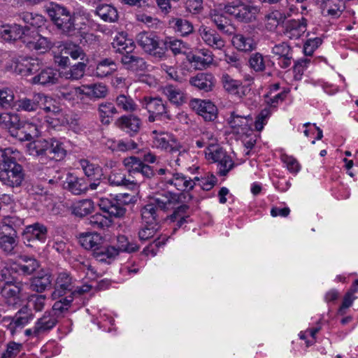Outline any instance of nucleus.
Masks as SVG:
<instances>
[{
    "label": "nucleus",
    "mask_w": 358,
    "mask_h": 358,
    "mask_svg": "<svg viewBox=\"0 0 358 358\" xmlns=\"http://www.w3.org/2000/svg\"><path fill=\"white\" fill-rule=\"evenodd\" d=\"M45 11L57 29L66 36L78 35L85 25L78 13H71L61 4L50 2L45 6Z\"/></svg>",
    "instance_id": "1"
},
{
    "label": "nucleus",
    "mask_w": 358,
    "mask_h": 358,
    "mask_svg": "<svg viewBox=\"0 0 358 358\" xmlns=\"http://www.w3.org/2000/svg\"><path fill=\"white\" fill-rule=\"evenodd\" d=\"M27 149L29 155L36 157L42 164L51 160L62 161L67 153L64 143L56 138L33 141L27 144Z\"/></svg>",
    "instance_id": "2"
},
{
    "label": "nucleus",
    "mask_w": 358,
    "mask_h": 358,
    "mask_svg": "<svg viewBox=\"0 0 358 358\" xmlns=\"http://www.w3.org/2000/svg\"><path fill=\"white\" fill-rule=\"evenodd\" d=\"M25 171L15 157L11 155L6 156L0 162V181L3 185L11 187H20L25 180Z\"/></svg>",
    "instance_id": "3"
},
{
    "label": "nucleus",
    "mask_w": 358,
    "mask_h": 358,
    "mask_svg": "<svg viewBox=\"0 0 358 358\" xmlns=\"http://www.w3.org/2000/svg\"><path fill=\"white\" fill-rule=\"evenodd\" d=\"M52 102V99L42 93H36L31 97H24L20 99L15 102V107L17 111L34 112L39 108L43 109L46 113H50V118L57 119L56 117L60 113V110L55 106H48V103Z\"/></svg>",
    "instance_id": "4"
},
{
    "label": "nucleus",
    "mask_w": 358,
    "mask_h": 358,
    "mask_svg": "<svg viewBox=\"0 0 358 358\" xmlns=\"http://www.w3.org/2000/svg\"><path fill=\"white\" fill-rule=\"evenodd\" d=\"M136 40L137 44L147 54L157 59L166 58L164 39L160 38L155 32H141L137 34Z\"/></svg>",
    "instance_id": "5"
},
{
    "label": "nucleus",
    "mask_w": 358,
    "mask_h": 358,
    "mask_svg": "<svg viewBox=\"0 0 358 358\" xmlns=\"http://www.w3.org/2000/svg\"><path fill=\"white\" fill-rule=\"evenodd\" d=\"M224 12L238 22L250 23L256 20L259 8L243 1H231L224 5Z\"/></svg>",
    "instance_id": "6"
},
{
    "label": "nucleus",
    "mask_w": 358,
    "mask_h": 358,
    "mask_svg": "<svg viewBox=\"0 0 358 358\" xmlns=\"http://www.w3.org/2000/svg\"><path fill=\"white\" fill-rule=\"evenodd\" d=\"M134 201V196L129 194H118L111 198H101L99 201L100 209L110 217H122L125 215L126 206Z\"/></svg>",
    "instance_id": "7"
},
{
    "label": "nucleus",
    "mask_w": 358,
    "mask_h": 358,
    "mask_svg": "<svg viewBox=\"0 0 358 358\" xmlns=\"http://www.w3.org/2000/svg\"><path fill=\"white\" fill-rule=\"evenodd\" d=\"M152 134L154 135L152 146L162 150H166L173 155L176 154L175 162L177 165L180 166V157H184L188 155L185 148L175 139L171 138L168 134L164 132L159 133L157 130H154Z\"/></svg>",
    "instance_id": "8"
},
{
    "label": "nucleus",
    "mask_w": 358,
    "mask_h": 358,
    "mask_svg": "<svg viewBox=\"0 0 358 358\" xmlns=\"http://www.w3.org/2000/svg\"><path fill=\"white\" fill-rule=\"evenodd\" d=\"M22 42L30 50L45 53L50 50L55 43L48 38L41 36L37 30H31L25 26Z\"/></svg>",
    "instance_id": "9"
},
{
    "label": "nucleus",
    "mask_w": 358,
    "mask_h": 358,
    "mask_svg": "<svg viewBox=\"0 0 358 358\" xmlns=\"http://www.w3.org/2000/svg\"><path fill=\"white\" fill-rule=\"evenodd\" d=\"M206 155L214 162L217 163V173L220 176H225L234 167V162L227 152L221 148L211 145L208 148Z\"/></svg>",
    "instance_id": "10"
},
{
    "label": "nucleus",
    "mask_w": 358,
    "mask_h": 358,
    "mask_svg": "<svg viewBox=\"0 0 358 358\" xmlns=\"http://www.w3.org/2000/svg\"><path fill=\"white\" fill-rule=\"evenodd\" d=\"M192 199L189 194L180 193L176 194L169 191H164L157 194L152 199V201L159 207L160 210L166 211L173 208L176 205Z\"/></svg>",
    "instance_id": "11"
},
{
    "label": "nucleus",
    "mask_w": 358,
    "mask_h": 358,
    "mask_svg": "<svg viewBox=\"0 0 358 358\" xmlns=\"http://www.w3.org/2000/svg\"><path fill=\"white\" fill-rule=\"evenodd\" d=\"M1 294L5 303L13 308L20 307L23 303V283L0 285Z\"/></svg>",
    "instance_id": "12"
},
{
    "label": "nucleus",
    "mask_w": 358,
    "mask_h": 358,
    "mask_svg": "<svg viewBox=\"0 0 358 358\" xmlns=\"http://www.w3.org/2000/svg\"><path fill=\"white\" fill-rule=\"evenodd\" d=\"M48 236L47 227L36 222L27 226L23 233L22 239L26 245L34 247L36 242L45 243Z\"/></svg>",
    "instance_id": "13"
},
{
    "label": "nucleus",
    "mask_w": 358,
    "mask_h": 358,
    "mask_svg": "<svg viewBox=\"0 0 358 358\" xmlns=\"http://www.w3.org/2000/svg\"><path fill=\"white\" fill-rule=\"evenodd\" d=\"M73 288V282L71 274L67 272L59 273L53 285L51 298L52 300L59 299L68 293L70 294Z\"/></svg>",
    "instance_id": "14"
},
{
    "label": "nucleus",
    "mask_w": 358,
    "mask_h": 358,
    "mask_svg": "<svg viewBox=\"0 0 358 358\" xmlns=\"http://www.w3.org/2000/svg\"><path fill=\"white\" fill-rule=\"evenodd\" d=\"M115 125L132 137L139 133L142 127V120L133 114L124 115L117 119Z\"/></svg>",
    "instance_id": "15"
},
{
    "label": "nucleus",
    "mask_w": 358,
    "mask_h": 358,
    "mask_svg": "<svg viewBox=\"0 0 358 358\" xmlns=\"http://www.w3.org/2000/svg\"><path fill=\"white\" fill-rule=\"evenodd\" d=\"M42 66L41 62L37 58L20 57L15 62L14 70L22 76L36 73Z\"/></svg>",
    "instance_id": "16"
},
{
    "label": "nucleus",
    "mask_w": 358,
    "mask_h": 358,
    "mask_svg": "<svg viewBox=\"0 0 358 358\" xmlns=\"http://www.w3.org/2000/svg\"><path fill=\"white\" fill-rule=\"evenodd\" d=\"M189 105L205 121H213L217 118V107L210 101L193 99Z\"/></svg>",
    "instance_id": "17"
},
{
    "label": "nucleus",
    "mask_w": 358,
    "mask_h": 358,
    "mask_svg": "<svg viewBox=\"0 0 358 358\" xmlns=\"http://www.w3.org/2000/svg\"><path fill=\"white\" fill-rule=\"evenodd\" d=\"M120 62L125 70L132 73H143L148 68L145 59L133 52L121 56Z\"/></svg>",
    "instance_id": "18"
},
{
    "label": "nucleus",
    "mask_w": 358,
    "mask_h": 358,
    "mask_svg": "<svg viewBox=\"0 0 358 358\" xmlns=\"http://www.w3.org/2000/svg\"><path fill=\"white\" fill-rule=\"evenodd\" d=\"M64 189L74 195H82L87 192V179L68 173L63 185Z\"/></svg>",
    "instance_id": "19"
},
{
    "label": "nucleus",
    "mask_w": 358,
    "mask_h": 358,
    "mask_svg": "<svg viewBox=\"0 0 358 358\" xmlns=\"http://www.w3.org/2000/svg\"><path fill=\"white\" fill-rule=\"evenodd\" d=\"M52 281L51 273L41 270L30 279L29 289L37 293H43L52 287Z\"/></svg>",
    "instance_id": "20"
},
{
    "label": "nucleus",
    "mask_w": 358,
    "mask_h": 358,
    "mask_svg": "<svg viewBox=\"0 0 358 358\" xmlns=\"http://www.w3.org/2000/svg\"><path fill=\"white\" fill-rule=\"evenodd\" d=\"M227 121L234 133L244 134L250 129L252 118L250 115H240L231 112Z\"/></svg>",
    "instance_id": "21"
},
{
    "label": "nucleus",
    "mask_w": 358,
    "mask_h": 358,
    "mask_svg": "<svg viewBox=\"0 0 358 358\" xmlns=\"http://www.w3.org/2000/svg\"><path fill=\"white\" fill-rule=\"evenodd\" d=\"M143 105L149 113L157 116H163L166 120H171L172 116L167 109L166 103L161 98L144 97Z\"/></svg>",
    "instance_id": "22"
},
{
    "label": "nucleus",
    "mask_w": 358,
    "mask_h": 358,
    "mask_svg": "<svg viewBox=\"0 0 358 358\" xmlns=\"http://www.w3.org/2000/svg\"><path fill=\"white\" fill-rule=\"evenodd\" d=\"M16 231L7 226L0 227V248L6 254H13L17 245Z\"/></svg>",
    "instance_id": "23"
},
{
    "label": "nucleus",
    "mask_w": 358,
    "mask_h": 358,
    "mask_svg": "<svg viewBox=\"0 0 358 358\" xmlns=\"http://www.w3.org/2000/svg\"><path fill=\"white\" fill-rule=\"evenodd\" d=\"M215 83V78L210 73H198L189 78V84L203 92L212 91Z\"/></svg>",
    "instance_id": "24"
},
{
    "label": "nucleus",
    "mask_w": 358,
    "mask_h": 358,
    "mask_svg": "<svg viewBox=\"0 0 358 358\" xmlns=\"http://www.w3.org/2000/svg\"><path fill=\"white\" fill-rule=\"evenodd\" d=\"M33 318L34 315L31 310L27 306L22 307L16 313L15 317L10 319L8 329L11 334H14L18 328L22 329Z\"/></svg>",
    "instance_id": "25"
},
{
    "label": "nucleus",
    "mask_w": 358,
    "mask_h": 358,
    "mask_svg": "<svg viewBox=\"0 0 358 358\" xmlns=\"http://www.w3.org/2000/svg\"><path fill=\"white\" fill-rule=\"evenodd\" d=\"M38 74L33 77L32 83L43 86H49L56 84L60 77L59 72L53 68L45 67L37 72Z\"/></svg>",
    "instance_id": "26"
},
{
    "label": "nucleus",
    "mask_w": 358,
    "mask_h": 358,
    "mask_svg": "<svg viewBox=\"0 0 358 358\" xmlns=\"http://www.w3.org/2000/svg\"><path fill=\"white\" fill-rule=\"evenodd\" d=\"M306 27L307 20L304 17L288 20L285 26L284 34L289 39H298L305 33Z\"/></svg>",
    "instance_id": "27"
},
{
    "label": "nucleus",
    "mask_w": 358,
    "mask_h": 358,
    "mask_svg": "<svg viewBox=\"0 0 358 358\" xmlns=\"http://www.w3.org/2000/svg\"><path fill=\"white\" fill-rule=\"evenodd\" d=\"M25 32V26L22 27L17 24H5L0 25V38L10 42L21 38Z\"/></svg>",
    "instance_id": "28"
},
{
    "label": "nucleus",
    "mask_w": 358,
    "mask_h": 358,
    "mask_svg": "<svg viewBox=\"0 0 358 358\" xmlns=\"http://www.w3.org/2000/svg\"><path fill=\"white\" fill-rule=\"evenodd\" d=\"M162 92L172 104L179 106L186 102L185 93L177 85L166 84L162 87Z\"/></svg>",
    "instance_id": "29"
},
{
    "label": "nucleus",
    "mask_w": 358,
    "mask_h": 358,
    "mask_svg": "<svg viewBox=\"0 0 358 358\" xmlns=\"http://www.w3.org/2000/svg\"><path fill=\"white\" fill-rule=\"evenodd\" d=\"M199 33L203 41L212 48L222 50L224 47V40L215 30L206 27H201L199 29Z\"/></svg>",
    "instance_id": "30"
},
{
    "label": "nucleus",
    "mask_w": 358,
    "mask_h": 358,
    "mask_svg": "<svg viewBox=\"0 0 358 358\" xmlns=\"http://www.w3.org/2000/svg\"><path fill=\"white\" fill-rule=\"evenodd\" d=\"M162 210L152 200L141 208V217L143 223L149 224H159L161 220V212Z\"/></svg>",
    "instance_id": "31"
},
{
    "label": "nucleus",
    "mask_w": 358,
    "mask_h": 358,
    "mask_svg": "<svg viewBox=\"0 0 358 358\" xmlns=\"http://www.w3.org/2000/svg\"><path fill=\"white\" fill-rule=\"evenodd\" d=\"M166 183L174 186L178 190L189 191L196 185L195 182L191 178L182 173H174L172 178H166Z\"/></svg>",
    "instance_id": "32"
},
{
    "label": "nucleus",
    "mask_w": 358,
    "mask_h": 358,
    "mask_svg": "<svg viewBox=\"0 0 358 358\" xmlns=\"http://www.w3.org/2000/svg\"><path fill=\"white\" fill-rule=\"evenodd\" d=\"M210 19L217 29L222 34L229 36L234 34L236 27L224 14L217 13L215 10L210 14Z\"/></svg>",
    "instance_id": "33"
},
{
    "label": "nucleus",
    "mask_w": 358,
    "mask_h": 358,
    "mask_svg": "<svg viewBox=\"0 0 358 358\" xmlns=\"http://www.w3.org/2000/svg\"><path fill=\"white\" fill-rule=\"evenodd\" d=\"M320 8L323 16L336 18L341 15L345 6L342 0H322Z\"/></svg>",
    "instance_id": "34"
},
{
    "label": "nucleus",
    "mask_w": 358,
    "mask_h": 358,
    "mask_svg": "<svg viewBox=\"0 0 358 358\" xmlns=\"http://www.w3.org/2000/svg\"><path fill=\"white\" fill-rule=\"evenodd\" d=\"M57 322V317L53 315L51 312L47 311L36 322L34 333L41 334L48 331L55 327Z\"/></svg>",
    "instance_id": "35"
},
{
    "label": "nucleus",
    "mask_w": 358,
    "mask_h": 358,
    "mask_svg": "<svg viewBox=\"0 0 358 358\" xmlns=\"http://www.w3.org/2000/svg\"><path fill=\"white\" fill-rule=\"evenodd\" d=\"M79 242L83 248L92 250L93 253L103 244V238L99 234L87 233L80 235Z\"/></svg>",
    "instance_id": "36"
},
{
    "label": "nucleus",
    "mask_w": 358,
    "mask_h": 358,
    "mask_svg": "<svg viewBox=\"0 0 358 358\" xmlns=\"http://www.w3.org/2000/svg\"><path fill=\"white\" fill-rule=\"evenodd\" d=\"M169 24L181 36H188L194 31L193 24L186 19L172 17L169 20Z\"/></svg>",
    "instance_id": "37"
},
{
    "label": "nucleus",
    "mask_w": 358,
    "mask_h": 358,
    "mask_svg": "<svg viewBox=\"0 0 358 358\" xmlns=\"http://www.w3.org/2000/svg\"><path fill=\"white\" fill-rule=\"evenodd\" d=\"M92 255L99 262L110 263V261L117 256V250L115 246L103 245L95 250Z\"/></svg>",
    "instance_id": "38"
},
{
    "label": "nucleus",
    "mask_w": 358,
    "mask_h": 358,
    "mask_svg": "<svg viewBox=\"0 0 358 358\" xmlns=\"http://www.w3.org/2000/svg\"><path fill=\"white\" fill-rule=\"evenodd\" d=\"M231 42L233 45L240 51L251 52L256 48L254 40L241 34H234Z\"/></svg>",
    "instance_id": "39"
},
{
    "label": "nucleus",
    "mask_w": 358,
    "mask_h": 358,
    "mask_svg": "<svg viewBox=\"0 0 358 358\" xmlns=\"http://www.w3.org/2000/svg\"><path fill=\"white\" fill-rule=\"evenodd\" d=\"M95 13L105 22H114L118 19L117 9L110 4L98 5Z\"/></svg>",
    "instance_id": "40"
},
{
    "label": "nucleus",
    "mask_w": 358,
    "mask_h": 358,
    "mask_svg": "<svg viewBox=\"0 0 358 358\" xmlns=\"http://www.w3.org/2000/svg\"><path fill=\"white\" fill-rule=\"evenodd\" d=\"M117 70V65L114 60L106 58L101 60L96 65L94 75L99 78H104Z\"/></svg>",
    "instance_id": "41"
},
{
    "label": "nucleus",
    "mask_w": 358,
    "mask_h": 358,
    "mask_svg": "<svg viewBox=\"0 0 358 358\" xmlns=\"http://www.w3.org/2000/svg\"><path fill=\"white\" fill-rule=\"evenodd\" d=\"M73 302V296H64L60 297L55 302L50 311L53 315L57 317L63 316L64 314L69 311Z\"/></svg>",
    "instance_id": "42"
},
{
    "label": "nucleus",
    "mask_w": 358,
    "mask_h": 358,
    "mask_svg": "<svg viewBox=\"0 0 358 358\" xmlns=\"http://www.w3.org/2000/svg\"><path fill=\"white\" fill-rule=\"evenodd\" d=\"M249 63L250 67L256 72L265 70L266 66L273 65L268 57H264L261 53L255 52L250 55Z\"/></svg>",
    "instance_id": "43"
},
{
    "label": "nucleus",
    "mask_w": 358,
    "mask_h": 358,
    "mask_svg": "<svg viewBox=\"0 0 358 358\" xmlns=\"http://www.w3.org/2000/svg\"><path fill=\"white\" fill-rule=\"evenodd\" d=\"M115 101L117 108L124 112L134 113L138 109V105L130 96L124 94H119L116 96Z\"/></svg>",
    "instance_id": "44"
},
{
    "label": "nucleus",
    "mask_w": 358,
    "mask_h": 358,
    "mask_svg": "<svg viewBox=\"0 0 358 358\" xmlns=\"http://www.w3.org/2000/svg\"><path fill=\"white\" fill-rule=\"evenodd\" d=\"M98 110L101 121L104 124H108L110 122V117L113 115L117 114L118 110L115 105L111 102L104 101L99 105Z\"/></svg>",
    "instance_id": "45"
},
{
    "label": "nucleus",
    "mask_w": 358,
    "mask_h": 358,
    "mask_svg": "<svg viewBox=\"0 0 358 358\" xmlns=\"http://www.w3.org/2000/svg\"><path fill=\"white\" fill-rule=\"evenodd\" d=\"M79 164L85 176L89 179H95L96 177L102 176V169L99 165L92 163L86 159H80Z\"/></svg>",
    "instance_id": "46"
},
{
    "label": "nucleus",
    "mask_w": 358,
    "mask_h": 358,
    "mask_svg": "<svg viewBox=\"0 0 358 358\" xmlns=\"http://www.w3.org/2000/svg\"><path fill=\"white\" fill-rule=\"evenodd\" d=\"M20 259L22 262L18 264V270L24 275L32 274L40 266L38 262L31 257L24 255Z\"/></svg>",
    "instance_id": "47"
},
{
    "label": "nucleus",
    "mask_w": 358,
    "mask_h": 358,
    "mask_svg": "<svg viewBox=\"0 0 358 358\" xmlns=\"http://www.w3.org/2000/svg\"><path fill=\"white\" fill-rule=\"evenodd\" d=\"M20 18L22 19L31 30H37L43 23V17L41 15L34 14L29 12H24L20 15Z\"/></svg>",
    "instance_id": "48"
},
{
    "label": "nucleus",
    "mask_w": 358,
    "mask_h": 358,
    "mask_svg": "<svg viewBox=\"0 0 358 358\" xmlns=\"http://www.w3.org/2000/svg\"><path fill=\"white\" fill-rule=\"evenodd\" d=\"M20 18L22 19L31 30H37L43 23V17L41 15L34 14L29 12H24L20 15Z\"/></svg>",
    "instance_id": "49"
},
{
    "label": "nucleus",
    "mask_w": 358,
    "mask_h": 358,
    "mask_svg": "<svg viewBox=\"0 0 358 358\" xmlns=\"http://www.w3.org/2000/svg\"><path fill=\"white\" fill-rule=\"evenodd\" d=\"M20 116L14 113H0V127L8 129V131L16 127L20 124Z\"/></svg>",
    "instance_id": "50"
},
{
    "label": "nucleus",
    "mask_w": 358,
    "mask_h": 358,
    "mask_svg": "<svg viewBox=\"0 0 358 358\" xmlns=\"http://www.w3.org/2000/svg\"><path fill=\"white\" fill-rule=\"evenodd\" d=\"M108 181L111 186H124L129 187L133 185V181L126 178L125 174L120 170H113L108 177Z\"/></svg>",
    "instance_id": "51"
},
{
    "label": "nucleus",
    "mask_w": 358,
    "mask_h": 358,
    "mask_svg": "<svg viewBox=\"0 0 358 358\" xmlns=\"http://www.w3.org/2000/svg\"><path fill=\"white\" fill-rule=\"evenodd\" d=\"M94 210V203L91 199H83L76 203L72 208V213L78 217H85Z\"/></svg>",
    "instance_id": "52"
},
{
    "label": "nucleus",
    "mask_w": 358,
    "mask_h": 358,
    "mask_svg": "<svg viewBox=\"0 0 358 358\" xmlns=\"http://www.w3.org/2000/svg\"><path fill=\"white\" fill-rule=\"evenodd\" d=\"M62 54L70 56L74 60L87 61L85 52L80 46L76 44H66L62 50Z\"/></svg>",
    "instance_id": "53"
},
{
    "label": "nucleus",
    "mask_w": 358,
    "mask_h": 358,
    "mask_svg": "<svg viewBox=\"0 0 358 358\" xmlns=\"http://www.w3.org/2000/svg\"><path fill=\"white\" fill-rule=\"evenodd\" d=\"M113 46L115 51L121 54V56L131 53L135 49V45L131 40L117 38L113 43Z\"/></svg>",
    "instance_id": "54"
},
{
    "label": "nucleus",
    "mask_w": 358,
    "mask_h": 358,
    "mask_svg": "<svg viewBox=\"0 0 358 358\" xmlns=\"http://www.w3.org/2000/svg\"><path fill=\"white\" fill-rule=\"evenodd\" d=\"M84 88L86 91L83 92V94L96 99L104 98L108 94V89L106 86L101 84L87 85L84 86Z\"/></svg>",
    "instance_id": "55"
},
{
    "label": "nucleus",
    "mask_w": 358,
    "mask_h": 358,
    "mask_svg": "<svg viewBox=\"0 0 358 358\" xmlns=\"http://www.w3.org/2000/svg\"><path fill=\"white\" fill-rule=\"evenodd\" d=\"M164 43H165L166 52L170 49L175 55L181 54L187 49V44L181 40L166 38L164 39Z\"/></svg>",
    "instance_id": "56"
},
{
    "label": "nucleus",
    "mask_w": 358,
    "mask_h": 358,
    "mask_svg": "<svg viewBox=\"0 0 358 358\" xmlns=\"http://www.w3.org/2000/svg\"><path fill=\"white\" fill-rule=\"evenodd\" d=\"M221 81L224 90L230 94H236L238 93V88L242 85V82L234 79L227 73L222 75Z\"/></svg>",
    "instance_id": "57"
},
{
    "label": "nucleus",
    "mask_w": 358,
    "mask_h": 358,
    "mask_svg": "<svg viewBox=\"0 0 358 358\" xmlns=\"http://www.w3.org/2000/svg\"><path fill=\"white\" fill-rule=\"evenodd\" d=\"M117 255L120 252H134L139 249L137 244L129 242L127 238L124 235H120L117 237Z\"/></svg>",
    "instance_id": "58"
},
{
    "label": "nucleus",
    "mask_w": 358,
    "mask_h": 358,
    "mask_svg": "<svg viewBox=\"0 0 358 358\" xmlns=\"http://www.w3.org/2000/svg\"><path fill=\"white\" fill-rule=\"evenodd\" d=\"M282 20V14L278 11H272L264 17L265 27L269 31H274Z\"/></svg>",
    "instance_id": "59"
},
{
    "label": "nucleus",
    "mask_w": 358,
    "mask_h": 358,
    "mask_svg": "<svg viewBox=\"0 0 358 358\" xmlns=\"http://www.w3.org/2000/svg\"><path fill=\"white\" fill-rule=\"evenodd\" d=\"M143 163L138 157L134 156L126 157L123 160V164L130 176L138 174Z\"/></svg>",
    "instance_id": "60"
},
{
    "label": "nucleus",
    "mask_w": 358,
    "mask_h": 358,
    "mask_svg": "<svg viewBox=\"0 0 358 358\" xmlns=\"http://www.w3.org/2000/svg\"><path fill=\"white\" fill-rule=\"evenodd\" d=\"M89 224L94 229H101L108 227L111 220L101 213H96L89 218Z\"/></svg>",
    "instance_id": "61"
},
{
    "label": "nucleus",
    "mask_w": 358,
    "mask_h": 358,
    "mask_svg": "<svg viewBox=\"0 0 358 358\" xmlns=\"http://www.w3.org/2000/svg\"><path fill=\"white\" fill-rule=\"evenodd\" d=\"M159 229V224L144 223L138 231V238L141 241H145L152 238Z\"/></svg>",
    "instance_id": "62"
},
{
    "label": "nucleus",
    "mask_w": 358,
    "mask_h": 358,
    "mask_svg": "<svg viewBox=\"0 0 358 358\" xmlns=\"http://www.w3.org/2000/svg\"><path fill=\"white\" fill-rule=\"evenodd\" d=\"M86 62L87 61H81L72 64L69 72L66 73L67 75H69L68 78L72 80H78L81 78L85 73L87 66Z\"/></svg>",
    "instance_id": "63"
},
{
    "label": "nucleus",
    "mask_w": 358,
    "mask_h": 358,
    "mask_svg": "<svg viewBox=\"0 0 358 358\" xmlns=\"http://www.w3.org/2000/svg\"><path fill=\"white\" fill-rule=\"evenodd\" d=\"M187 60L193 64L194 69L201 70L210 64L213 58L210 56L205 58L200 55H192L187 57Z\"/></svg>",
    "instance_id": "64"
}]
</instances>
